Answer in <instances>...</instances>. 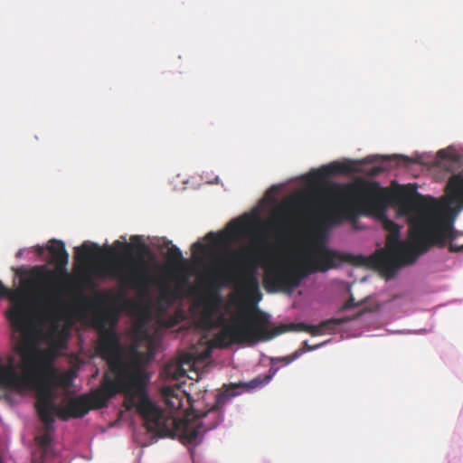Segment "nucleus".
Instances as JSON below:
<instances>
[{"instance_id": "1", "label": "nucleus", "mask_w": 463, "mask_h": 463, "mask_svg": "<svg viewBox=\"0 0 463 463\" xmlns=\"http://www.w3.org/2000/svg\"><path fill=\"white\" fill-rule=\"evenodd\" d=\"M325 203L316 214L325 228L373 214L389 234L386 250L371 256V264L388 279L413 263L434 245V198H424L411 186L391 191L378 182L331 183L323 191Z\"/></svg>"}, {"instance_id": "2", "label": "nucleus", "mask_w": 463, "mask_h": 463, "mask_svg": "<svg viewBox=\"0 0 463 463\" xmlns=\"http://www.w3.org/2000/svg\"><path fill=\"white\" fill-rule=\"evenodd\" d=\"M48 250L55 269L45 266H34L29 269H19L20 285L9 289L0 281V298H7L11 307L6 312L7 319L14 327L23 331L26 328L33 305L43 302H60L71 292V278L67 273L69 253L63 241L52 239Z\"/></svg>"}, {"instance_id": "3", "label": "nucleus", "mask_w": 463, "mask_h": 463, "mask_svg": "<svg viewBox=\"0 0 463 463\" xmlns=\"http://www.w3.org/2000/svg\"><path fill=\"white\" fill-rule=\"evenodd\" d=\"M16 351L22 359L19 364H15L13 356H9L6 362L0 357V388L19 393L37 389L35 409L44 427L43 432L34 438L36 449L33 453V460L34 463H46L53 455L54 396L49 385H40L41 370L31 345L24 340L18 345Z\"/></svg>"}, {"instance_id": "4", "label": "nucleus", "mask_w": 463, "mask_h": 463, "mask_svg": "<svg viewBox=\"0 0 463 463\" xmlns=\"http://www.w3.org/2000/svg\"><path fill=\"white\" fill-rule=\"evenodd\" d=\"M131 241L137 243V252L134 246L128 242L116 241L115 245L122 248L123 254H117L114 248L101 249L97 243L85 241L75 248V259L79 263H86L101 258L113 259L110 262H103L95 267L94 273L99 278H110L118 281L127 289L145 293L152 284L149 267L144 256L149 253V247L139 236H132Z\"/></svg>"}, {"instance_id": "5", "label": "nucleus", "mask_w": 463, "mask_h": 463, "mask_svg": "<svg viewBox=\"0 0 463 463\" xmlns=\"http://www.w3.org/2000/svg\"><path fill=\"white\" fill-rule=\"evenodd\" d=\"M238 385H231L226 391L216 395L214 403L204 411H194V419L190 421H177L174 417H164L149 399H144L140 405V415L145 420L147 431L159 437H174L180 432L184 444H193L203 433L216 428L222 420L223 407L229 398L237 394Z\"/></svg>"}, {"instance_id": "6", "label": "nucleus", "mask_w": 463, "mask_h": 463, "mask_svg": "<svg viewBox=\"0 0 463 463\" xmlns=\"http://www.w3.org/2000/svg\"><path fill=\"white\" fill-rule=\"evenodd\" d=\"M82 302L88 308L95 309L93 322L99 334L97 351L107 362L109 371L114 375L137 378V382L140 379L148 381L147 373L137 363L124 360L120 338L113 328L117 322L114 312L102 307L99 298L91 300L83 298Z\"/></svg>"}, {"instance_id": "7", "label": "nucleus", "mask_w": 463, "mask_h": 463, "mask_svg": "<svg viewBox=\"0 0 463 463\" xmlns=\"http://www.w3.org/2000/svg\"><path fill=\"white\" fill-rule=\"evenodd\" d=\"M341 260L337 252L320 247L314 257L305 259L298 265L285 261L267 265L263 282L268 292H291L308 275L317 271L326 272L336 267V262Z\"/></svg>"}, {"instance_id": "8", "label": "nucleus", "mask_w": 463, "mask_h": 463, "mask_svg": "<svg viewBox=\"0 0 463 463\" xmlns=\"http://www.w3.org/2000/svg\"><path fill=\"white\" fill-rule=\"evenodd\" d=\"M463 210V172L451 175L444 194L436 198V248H448L450 252L463 251V232L455 229V222Z\"/></svg>"}, {"instance_id": "9", "label": "nucleus", "mask_w": 463, "mask_h": 463, "mask_svg": "<svg viewBox=\"0 0 463 463\" xmlns=\"http://www.w3.org/2000/svg\"><path fill=\"white\" fill-rule=\"evenodd\" d=\"M269 316L260 309L247 312L241 309L232 324L223 325L216 335L215 341L220 347H228L232 344H256L267 341L287 332L286 325L269 328Z\"/></svg>"}, {"instance_id": "10", "label": "nucleus", "mask_w": 463, "mask_h": 463, "mask_svg": "<svg viewBox=\"0 0 463 463\" xmlns=\"http://www.w3.org/2000/svg\"><path fill=\"white\" fill-rule=\"evenodd\" d=\"M229 257L239 268L231 272L213 277V282L217 285L233 284L247 299L255 303L261 298L259 279L257 277L258 267L262 260L261 254L249 248L243 247L238 250L229 251Z\"/></svg>"}, {"instance_id": "11", "label": "nucleus", "mask_w": 463, "mask_h": 463, "mask_svg": "<svg viewBox=\"0 0 463 463\" xmlns=\"http://www.w3.org/2000/svg\"><path fill=\"white\" fill-rule=\"evenodd\" d=\"M147 382L148 381L143 379L137 382V378L123 375H115V378H111L108 374H105L101 386L93 391L90 395H87L89 397L90 409L105 407L109 400L118 392H135L140 397L137 404V410L140 414L139 405L141 402L144 399H149L146 392Z\"/></svg>"}, {"instance_id": "12", "label": "nucleus", "mask_w": 463, "mask_h": 463, "mask_svg": "<svg viewBox=\"0 0 463 463\" xmlns=\"http://www.w3.org/2000/svg\"><path fill=\"white\" fill-rule=\"evenodd\" d=\"M162 397L166 405V410L156 405L152 402L156 408L162 411L164 417H174L177 421H185L184 420L179 419L175 414L179 412L184 407V399H189V396L183 391L180 386H165L161 390Z\"/></svg>"}, {"instance_id": "13", "label": "nucleus", "mask_w": 463, "mask_h": 463, "mask_svg": "<svg viewBox=\"0 0 463 463\" xmlns=\"http://www.w3.org/2000/svg\"><path fill=\"white\" fill-rule=\"evenodd\" d=\"M90 410L89 397L80 395L68 402L64 407H57L55 415L62 420H68L71 418H81Z\"/></svg>"}, {"instance_id": "14", "label": "nucleus", "mask_w": 463, "mask_h": 463, "mask_svg": "<svg viewBox=\"0 0 463 463\" xmlns=\"http://www.w3.org/2000/svg\"><path fill=\"white\" fill-rule=\"evenodd\" d=\"M354 171L353 164L346 162H333L318 169L315 175L317 178L323 179L326 176L336 175H348Z\"/></svg>"}, {"instance_id": "15", "label": "nucleus", "mask_w": 463, "mask_h": 463, "mask_svg": "<svg viewBox=\"0 0 463 463\" xmlns=\"http://www.w3.org/2000/svg\"><path fill=\"white\" fill-rule=\"evenodd\" d=\"M341 322L342 321L338 320V319H331V320H328V321L322 322L319 326L307 325L305 323L290 324V325H286V326H287V331H288V330H290L292 328H295V329H298V330H302V331H305L307 333H309L312 335H316L321 334L323 329L326 328L328 324L333 323V324H335V325H339Z\"/></svg>"}, {"instance_id": "16", "label": "nucleus", "mask_w": 463, "mask_h": 463, "mask_svg": "<svg viewBox=\"0 0 463 463\" xmlns=\"http://www.w3.org/2000/svg\"><path fill=\"white\" fill-rule=\"evenodd\" d=\"M220 303V298L217 290H213L209 288L208 298L203 308V317L207 323L212 324V315Z\"/></svg>"}, {"instance_id": "17", "label": "nucleus", "mask_w": 463, "mask_h": 463, "mask_svg": "<svg viewBox=\"0 0 463 463\" xmlns=\"http://www.w3.org/2000/svg\"><path fill=\"white\" fill-rule=\"evenodd\" d=\"M318 346H320V345L311 346V345H308L307 341H305L303 343V347L302 348L298 349L297 351H295L290 355L284 356V357L273 358L272 359V364L283 363L286 365L289 364L291 362H293L294 360L298 359L300 355H302L306 351L315 350Z\"/></svg>"}, {"instance_id": "18", "label": "nucleus", "mask_w": 463, "mask_h": 463, "mask_svg": "<svg viewBox=\"0 0 463 463\" xmlns=\"http://www.w3.org/2000/svg\"><path fill=\"white\" fill-rule=\"evenodd\" d=\"M249 226V221L247 217H241L232 220L229 225L228 230L231 235L236 236L242 234L246 232Z\"/></svg>"}, {"instance_id": "19", "label": "nucleus", "mask_w": 463, "mask_h": 463, "mask_svg": "<svg viewBox=\"0 0 463 463\" xmlns=\"http://www.w3.org/2000/svg\"><path fill=\"white\" fill-rule=\"evenodd\" d=\"M167 260L172 266L177 267L184 261L183 253L175 245H172L167 251Z\"/></svg>"}, {"instance_id": "20", "label": "nucleus", "mask_w": 463, "mask_h": 463, "mask_svg": "<svg viewBox=\"0 0 463 463\" xmlns=\"http://www.w3.org/2000/svg\"><path fill=\"white\" fill-rule=\"evenodd\" d=\"M165 371L166 375L173 380L180 381L186 376V372L181 364L167 365Z\"/></svg>"}, {"instance_id": "21", "label": "nucleus", "mask_w": 463, "mask_h": 463, "mask_svg": "<svg viewBox=\"0 0 463 463\" xmlns=\"http://www.w3.org/2000/svg\"><path fill=\"white\" fill-rule=\"evenodd\" d=\"M438 159H446L451 162H458V156L455 149L449 146L446 149H440L436 153V165H438Z\"/></svg>"}, {"instance_id": "22", "label": "nucleus", "mask_w": 463, "mask_h": 463, "mask_svg": "<svg viewBox=\"0 0 463 463\" xmlns=\"http://www.w3.org/2000/svg\"><path fill=\"white\" fill-rule=\"evenodd\" d=\"M290 205L291 203L289 202H285L275 210L273 217L278 224L282 223L286 215V212L289 209Z\"/></svg>"}, {"instance_id": "23", "label": "nucleus", "mask_w": 463, "mask_h": 463, "mask_svg": "<svg viewBox=\"0 0 463 463\" xmlns=\"http://www.w3.org/2000/svg\"><path fill=\"white\" fill-rule=\"evenodd\" d=\"M380 159L382 161H390L392 159H395V160H398L397 164H400L401 161H402L404 164H409L411 162L410 158H408L407 156H372L368 161L369 162H376V161H379Z\"/></svg>"}, {"instance_id": "24", "label": "nucleus", "mask_w": 463, "mask_h": 463, "mask_svg": "<svg viewBox=\"0 0 463 463\" xmlns=\"http://www.w3.org/2000/svg\"><path fill=\"white\" fill-rule=\"evenodd\" d=\"M270 379H271V376L267 375L264 377V379L258 377V378H255V379L250 381L249 383H240L239 385L245 386L248 389H254L256 387L262 386V385L268 383Z\"/></svg>"}, {"instance_id": "25", "label": "nucleus", "mask_w": 463, "mask_h": 463, "mask_svg": "<svg viewBox=\"0 0 463 463\" xmlns=\"http://www.w3.org/2000/svg\"><path fill=\"white\" fill-rule=\"evenodd\" d=\"M43 380L44 383L52 382L57 378V373L52 366H47L43 371Z\"/></svg>"}, {"instance_id": "26", "label": "nucleus", "mask_w": 463, "mask_h": 463, "mask_svg": "<svg viewBox=\"0 0 463 463\" xmlns=\"http://www.w3.org/2000/svg\"><path fill=\"white\" fill-rule=\"evenodd\" d=\"M224 237H226V233L225 232H222L220 234H215L214 232H211L209 233H207L206 235V240L208 241H214V242H221L224 240Z\"/></svg>"}, {"instance_id": "27", "label": "nucleus", "mask_w": 463, "mask_h": 463, "mask_svg": "<svg viewBox=\"0 0 463 463\" xmlns=\"http://www.w3.org/2000/svg\"><path fill=\"white\" fill-rule=\"evenodd\" d=\"M192 249L194 253H204L206 250V246L201 241H196L193 244Z\"/></svg>"}, {"instance_id": "28", "label": "nucleus", "mask_w": 463, "mask_h": 463, "mask_svg": "<svg viewBox=\"0 0 463 463\" xmlns=\"http://www.w3.org/2000/svg\"><path fill=\"white\" fill-rule=\"evenodd\" d=\"M358 306L359 303L355 302L354 298L351 296L349 299L344 304L343 309H350Z\"/></svg>"}, {"instance_id": "29", "label": "nucleus", "mask_w": 463, "mask_h": 463, "mask_svg": "<svg viewBox=\"0 0 463 463\" xmlns=\"http://www.w3.org/2000/svg\"><path fill=\"white\" fill-rule=\"evenodd\" d=\"M82 279L85 284L90 285L91 283V277L88 272L82 274Z\"/></svg>"}, {"instance_id": "30", "label": "nucleus", "mask_w": 463, "mask_h": 463, "mask_svg": "<svg viewBox=\"0 0 463 463\" xmlns=\"http://www.w3.org/2000/svg\"><path fill=\"white\" fill-rule=\"evenodd\" d=\"M383 171V168L381 167V166H375L372 169L371 171V175H379L380 173H382Z\"/></svg>"}, {"instance_id": "31", "label": "nucleus", "mask_w": 463, "mask_h": 463, "mask_svg": "<svg viewBox=\"0 0 463 463\" xmlns=\"http://www.w3.org/2000/svg\"><path fill=\"white\" fill-rule=\"evenodd\" d=\"M223 322H224V319H223V318H221V319L219 320V324H220V325H222Z\"/></svg>"}]
</instances>
